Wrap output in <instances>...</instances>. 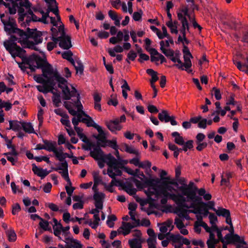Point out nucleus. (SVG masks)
I'll return each instance as SVG.
<instances>
[{"label":"nucleus","mask_w":248,"mask_h":248,"mask_svg":"<svg viewBox=\"0 0 248 248\" xmlns=\"http://www.w3.org/2000/svg\"><path fill=\"white\" fill-rule=\"evenodd\" d=\"M32 61L33 63L35 62L37 69H41L42 74L41 75H36L35 76H41L42 78H47V76L51 74L56 71L51 64L47 61L46 57L43 58L39 55L35 53L23 59V63L24 64H29Z\"/></svg>","instance_id":"nucleus-1"},{"label":"nucleus","mask_w":248,"mask_h":248,"mask_svg":"<svg viewBox=\"0 0 248 248\" xmlns=\"http://www.w3.org/2000/svg\"><path fill=\"white\" fill-rule=\"evenodd\" d=\"M56 77H61V74L58 71L57 69L55 72L49 74L47 76V78H42L41 76H34L33 78L34 80L40 84H46V93H52L54 92V90L57 91L55 89V87L56 85L57 82L59 84L58 78Z\"/></svg>","instance_id":"nucleus-2"},{"label":"nucleus","mask_w":248,"mask_h":248,"mask_svg":"<svg viewBox=\"0 0 248 248\" xmlns=\"http://www.w3.org/2000/svg\"><path fill=\"white\" fill-rule=\"evenodd\" d=\"M145 183L149 185H151L153 186V188L155 190L157 196L162 195V193H158V192L160 189H163L167 191L174 190L176 191L172 186L169 185V180L163 181L161 180L159 178H155V179H147L145 181Z\"/></svg>","instance_id":"nucleus-3"},{"label":"nucleus","mask_w":248,"mask_h":248,"mask_svg":"<svg viewBox=\"0 0 248 248\" xmlns=\"http://www.w3.org/2000/svg\"><path fill=\"white\" fill-rule=\"evenodd\" d=\"M3 46L6 50L11 55L13 59L15 60L16 57L20 58L23 62L24 58H28L25 56H23L26 51L18 46L16 43H10L7 44V43H3Z\"/></svg>","instance_id":"nucleus-4"},{"label":"nucleus","mask_w":248,"mask_h":248,"mask_svg":"<svg viewBox=\"0 0 248 248\" xmlns=\"http://www.w3.org/2000/svg\"><path fill=\"white\" fill-rule=\"evenodd\" d=\"M58 78L59 84L58 86L59 88L62 90V93L63 94V99L65 100H69L71 99L70 96V90L68 87V81L62 77H56Z\"/></svg>","instance_id":"nucleus-5"},{"label":"nucleus","mask_w":248,"mask_h":248,"mask_svg":"<svg viewBox=\"0 0 248 248\" xmlns=\"http://www.w3.org/2000/svg\"><path fill=\"white\" fill-rule=\"evenodd\" d=\"M108 157L109 159L108 167L115 170L116 176H121L122 172L119 170V168L124 167L122 160L118 161L112 155H109Z\"/></svg>","instance_id":"nucleus-6"},{"label":"nucleus","mask_w":248,"mask_h":248,"mask_svg":"<svg viewBox=\"0 0 248 248\" xmlns=\"http://www.w3.org/2000/svg\"><path fill=\"white\" fill-rule=\"evenodd\" d=\"M158 118L159 120L163 123L170 122L172 125H176L177 122L175 120V116L171 115L170 116L168 111L167 110H162L158 114Z\"/></svg>","instance_id":"nucleus-7"},{"label":"nucleus","mask_w":248,"mask_h":248,"mask_svg":"<svg viewBox=\"0 0 248 248\" xmlns=\"http://www.w3.org/2000/svg\"><path fill=\"white\" fill-rule=\"evenodd\" d=\"M229 231L230 233H227L225 236L226 240L231 241L234 243H238L240 244H246V242L243 238H241L239 235L234 233L233 225L230 226V229H229Z\"/></svg>","instance_id":"nucleus-8"},{"label":"nucleus","mask_w":248,"mask_h":248,"mask_svg":"<svg viewBox=\"0 0 248 248\" xmlns=\"http://www.w3.org/2000/svg\"><path fill=\"white\" fill-rule=\"evenodd\" d=\"M82 141L85 143L82 145V148L85 151H90V155L93 158H95V154L97 153L94 151L96 146V143L91 142L88 138L82 139Z\"/></svg>","instance_id":"nucleus-9"},{"label":"nucleus","mask_w":248,"mask_h":248,"mask_svg":"<svg viewBox=\"0 0 248 248\" xmlns=\"http://www.w3.org/2000/svg\"><path fill=\"white\" fill-rule=\"evenodd\" d=\"M108 140L107 139L106 136H104L102 137H100L98 140L97 141L96 143V146L94 149V151L100 155H103L104 152L101 149V147L105 148L108 146Z\"/></svg>","instance_id":"nucleus-10"},{"label":"nucleus","mask_w":248,"mask_h":248,"mask_svg":"<svg viewBox=\"0 0 248 248\" xmlns=\"http://www.w3.org/2000/svg\"><path fill=\"white\" fill-rule=\"evenodd\" d=\"M105 197V194L102 192L95 191L93 196V199L95 201L94 205L96 208L102 209L103 207V200Z\"/></svg>","instance_id":"nucleus-11"},{"label":"nucleus","mask_w":248,"mask_h":248,"mask_svg":"<svg viewBox=\"0 0 248 248\" xmlns=\"http://www.w3.org/2000/svg\"><path fill=\"white\" fill-rule=\"evenodd\" d=\"M140 175L141 176L143 177L144 179L140 178L142 181L143 183L141 182L139 180L137 179L136 178L134 177H132L131 178V180L135 183L136 186L139 189H142L144 187L149 186H152L151 185H147L145 183V181L147 179H155V178H148L146 177L143 172H141L140 173Z\"/></svg>","instance_id":"nucleus-12"},{"label":"nucleus","mask_w":248,"mask_h":248,"mask_svg":"<svg viewBox=\"0 0 248 248\" xmlns=\"http://www.w3.org/2000/svg\"><path fill=\"white\" fill-rule=\"evenodd\" d=\"M195 207V204H194V203H191L190 206H188L186 202H184L176 209V211L174 213L177 214L179 217H186L185 214H186L188 212V210L184 209V208H190Z\"/></svg>","instance_id":"nucleus-13"},{"label":"nucleus","mask_w":248,"mask_h":248,"mask_svg":"<svg viewBox=\"0 0 248 248\" xmlns=\"http://www.w3.org/2000/svg\"><path fill=\"white\" fill-rule=\"evenodd\" d=\"M111 155L110 153L105 155L104 153L103 155H100L99 154H95V158H93L95 160H98V165L100 168L102 169L105 166V163H107L108 165L109 162L108 155Z\"/></svg>","instance_id":"nucleus-14"},{"label":"nucleus","mask_w":248,"mask_h":248,"mask_svg":"<svg viewBox=\"0 0 248 248\" xmlns=\"http://www.w3.org/2000/svg\"><path fill=\"white\" fill-rule=\"evenodd\" d=\"M120 121L119 119H115L114 120H111L106 123V126L108 129L112 132L116 131H120L122 127L119 125Z\"/></svg>","instance_id":"nucleus-15"},{"label":"nucleus","mask_w":248,"mask_h":248,"mask_svg":"<svg viewBox=\"0 0 248 248\" xmlns=\"http://www.w3.org/2000/svg\"><path fill=\"white\" fill-rule=\"evenodd\" d=\"M32 170L34 173L40 177L42 179L45 178L51 172V170L47 171L46 169L37 167L34 163L32 164Z\"/></svg>","instance_id":"nucleus-16"},{"label":"nucleus","mask_w":248,"mask_h":248,"mask_svg":"<svg viewBox=\"0 0 248 248\" xmlns=\"http://www.w3.org/2000/svg\"><path fill=\"white\" fill-rule=\"evenodd\" d=\"M68 165L67 163H60V166L54 168L51 167V169L55 171H58L59 170H62V172H60L62 174V177L65 180L67 178H68Z\"/></svg>","instance_id":"nucleus-17"},{"label":"nucleus","mask_w":248,"mask_h":248,"mask_svg":"<svg viewBox=\"0 0 248 248\" xmlns=\"http://www.w3.org/2000/svg\"><path fill=\"white\" fill-rule=\"evenodd\" d=\"M59 45L60 47L64 49H68L72 47L71 38L69 36H67L65 38H62L60 40Z\"/></svg>","instance_id":"nucleus-18"},{"label":"nucleus","mask_w":248,"mask_h":248,"mask_svg":"<svg viewBox=\"0 0 248 248\" xmlns=\"http://www.w3.org/2000/svg\"><path fill=\"white\" fill-rule=\"evenodd\" d=\"M121 185V187L123 188V189L124 190L126 193H127L130 196H134L136 195L137 192V189L135 188L132 187V185L128 183L127 185H125V183L122 184Z\"/></svg>","instance_id":"nucleus-19"},{"label":"nucleus","mask_w":248,"mask_h":248,"mask_svg":"<svg viewBox=\"0 0 248 248\" xmlns=\"http://www.w3.org/2000/svg\"><path fill=\"white\" fill-rule=\"evenodd\" d=\"M43 142L44 143V145L45 147H46L45 150L49 152H53L54 153V152L56 151V143L55 141L48 140H43Z\"/></svg>","instance_id":"nucleus-20"},{"label":"nucleus","mask_w":248,"mask_h":248,"mask_svg":"<svg viewBox=\"0 0 248 248\" xmlns=\"http://www.w3.org/2000/svg\"><path fill=\"white\" fill-rule=\"evenodd\" d=\"M9 123L10 127L7 128L8 130L12 129L14 131H18L22 128L21 124L23 122L17 120H10L9 121Z\"/></svg>","instance_id":"nucleus-21"},{"label":"nucleus","mask_w":248,"mask_h":248,"mask_svg":"<svg viewBox=\"0 0 248 248\" xmlns=\"http://www.w3.org/2000/svg\"><path fill=\"white\" fill-rule=\"evenodd\" d=\"M134 228L135 226L129 222H122V226L119 229L124 230V232H122L123 234L124 235H126L130 232L131 229Z\"/></svg>","instance_id":"nucleus-22"},{"label":"nucleus","mask_w":248,"mask_h":248,"mask_svg":"<svg viewBox=\"0 0 248 248\" xmlns=\"http://www.w3.org/2000/svg\"><path fill=\"white\" fill-rule=\"evenodd\" d=\"M83 115L86 118H83L81 119V122L86 124L88 127H94V125L97 124L93 119L85 112H83Z\"/></svg>","instance_id":"nucleus-23"},{"label":"nucleus","mask_w":248,"mask_h":248,"mask_svg":"<svg viewBox=\"0 0 248 248\" xmlns=\"http://www.w3.org/2000/svg\"><path fill=\"white\" fill-rule=\"evenodd\" d=\"M160 50L167 57H172L174 55V52L173 50L170 49H166L164 47V42L163 41L160 42Z\"/></svg>","instance_id":"nucleus-24"},{"label":"nucleus","mask_w":248,"mask_h":248,"mask_svg":"<svg viewBox=\"0 0 248 248\" xmlns=\"http://www.w3.org/2000/svg\"><path fill=\"white\" fill-rule=\"evenodd\" d=\"M21 126L23 130L26 133L29 134H36L34 130L32 124L31 123L23 122L21 124Z\"/></svg>","instance_id":"nucleus-25"},{"label":"nucleus","mask_w":248,"mask_h":248,"mask_svg":"<svg viewBox=\"0 0 248 248\" xmlns=\"http://www.w3.org/2000/svg\"><path fill=\"white\" fill-rule=\"evenodd\" d=\"M128 244L131 248H141V241L140 239L133 238L129 240Z\"/></svg>","instance_id":"nucleus-26"},{"label":"nucleus","mask_w":248,"mask_h":248,"mask_svg":"<svg viewBox=\"0 0 248 248\" xmlns=\"http://www.w3.org/2000/svg\"><path fill=\"white\" fill-rule=\"evenodd\" d=\"M23 43L26 45V47L27 48L39 51L40 53H43L42 51L40 50L37 47L35 46L36 44H35V42H34L33 41H30L28 39H25L24 40Z\"/></svg>","instance_id":"nucleus-27"},{"label":"nucleus","mask_w":248,"mask_h":248,"mask_svg":"<svg viewBox=\"0 0 248 248\" xmlns=\"http://www.w3.org/2000/svg\"><path fill=\"white\" fill-rule=\"evenodd\" d=\"M158 192L160 193H162V195L164 197H170L171 199H172V200L175 201V202H177L178 198H179V197L180 195V194L176 195V194H173V193H170L169 192H167V191L163 190V189L159 190V191Z\"/></svg>","instance_id":"nucleus-28"},{"label":"nucleus","mask_w":248,"mask_h":248,"mask_svg":"<svg viewBox=\"0 0 248 248\" xmlns=\"http://www.w3.org/2000/svg\"><path fill=\"white\" fill-rule=\"evenodd\" d=\"M216 213L218 216H221L224 217H228L231 215L229 210L223 207H219L218 209L217 210Z\"/></svg>","instance_id":"nucleus-29"},{"label":"nucleus","mask_w":248,"mask_h":248,"mask_svg":"<svg viewBox=\"0 0 248 248\" xmlns=\"http://www.w3.org/2000/svg\"><path fill=\"white\" fill-rule=\"evenodd\" d=\"M190 58H191L189 56H184L185 62H182L183 67L184 68V67H185L186 68L185 70L188 73H190L192 71L191 70H189V69L192 66V63L190 60Z\"/></svg>","instance_id":"nucleus-30"},{"label":"nucleus","mask_w":248,"mask_h":248,"mask_svg":"<svg viewBox=\"0 0 248 248\" xmlns=\"http://www.w3.org/2000/svg\"><path fill=\"white\" fill-rule=\"evenodd\" d=\"M51 222H49L47 220H46L44 219V221H41L39 225V227L42 228L45 231H48L52 232V229L51 227L49 226V224H51Z\"/></svg>","instance_id":"nucleus-31"},{"label":"nucleus","mask_w":248,"mask_h":248,"mask_svg":"<svg viewBox=\"0 0 248 248\" xmlns=\"http://www.w3.org/2000/svg\"><path fill=\"white\" fill-rule=\"evenodd\" d=\"M124 148H121L120 150L123 151V150H124L125 152H126L128 153L129 154H133L134 155H140V153L139 151L137 150H135V149L133 148L132 147L129 146L128 144L124 143Z\"/></svg>","instance_id":"nucleus-32"},{"label":"nucleus","mask_w":248,"mask_h":248,"mask_svg":"<svg viewBox=\"0 0 248 248\" xmlns=\"http://www.w3.org/2000/svg\"><path fill=\"white\" fill-rule=\"evenodd\" d=\"M54 154L57 159L61 162V163H67L65 160L66 157L65 156L64 153L62 151H58L57 149L56 151L54 152Z\"/></svg>","instance_id":"nucleus-33"},{"label":"nucleus","mask_w":248,"mask_h":248,"mask_svg":"<svg viewBox=\"0 0 248 248\" xmlns=\"http://www.w3.org/2000/svg\"><path fill=\"white\" fill-rule=\"evenodd\" d=\"M5 232L10 242H14L16 240V234L13 229L6 230Z\"/></svg>","instance_id":"nucleus-34"},{"label":"nucleus","mask_w":248,"mask_h":248,"mask_svg":"<svg viewBox=\"0 0 248 248\" xmlns=\"http://www.w3.org/2000/svg\"><path fill=\"white\" fill-rule=\"evenodd\" d=\"M42 34L41 31H36L35 34H33L31 38L34 40V42H35L36 44H39L42 42L43 38L42 37Z\"/></svg>","instance_id":"nucleus-35"},{"label":"nucleus","mask_w":248,"mask_h":248,"mask_svg":"<svg viewBox=\"0 0 248 248\" xmlns=\"http://www.w3.org/2000/svg\"><path fill=\"white\" fill-rule=\"evenodd\" d=\"M177 17L181 22L182 27H185L189 25L188 22L185 16H184L183 14L180 13H177Z\"/></svg>","instance_id":"nucleus-36"},{"label":"nucleus","mask_w":248,"mask_h":248,"mask_svg":"<svg viewBox=\"0 0 248 248\" xmlns=\"http://www.w3.org/2000/svg\"><path fill=\"white\" fill-rule=\"evenodd\" d=\"M80 99V94H78L77 100L74 101V104L78 108V111L79 112H80L82 115H83V112H84V111H83V107L82 104L81 103Z\"/></svg>","instance_id":"nucleus-37"},{"label":"nucleus","mask_w":248,"mask_h":248,"mask_svg":"<svg viewBox=\"0 0 248 248\" xmlns=\"http://www.w3.org/2000/svg\"><path fill=\"white\" fill-rule=\"evenodd\" d=\"M170 59L171 61H172L173 62H177L178 63L174 64V66L177 67L178 69L181 70H184L185 69L183 67L182 65V62L181 61L180 58H177L176 57H175L173 56L170 57Z\"/></svg>","instance_id":"nucleus-38"},{"label":"nucleus","mask_w":248,"mask_h":248,"mask_svg":"<svg viewBox=\"0 0 248 248\" xmlns=\"http://www.w3.org/2000/svg\"><path fill=\"white\" fill-rule=\"evenodd\" d=\"M202 207L208 208V210H212L216 212L217 209L215 208V203L214 201H209L208 202H202Z\"/></svg>","instance_id":"nucleus-39"},{"label":"nucleus","mask_w":248,"mask_h":248,"mask_svg":"<svg viewBox=\"0 0 248 248\" xmlns=\"http://www.w3.org/2000/svg\"><path fill=\"white\" fill-rule=\"evenodd\" d=\"M196 191V190H195V189L194 190H192L191 188L189 187V190H187V195H186L187 196L188 201L192 202L193 200L195 198V197L197 196Z\"/></svg>","instance_id":"nucleus-40"},{"label":"nucleus","mask_w":248,"mask_h":248,"mask_svg":"<svg viewBox=\"0 0 248 248\" xmlns=\"http://www.w3.org/2000/svg\"><path fill=\"white\" fill-rule=\"evenodd\" d=\"M76 63L77 65L75 66V68L77 72H79L80 75L82 74L84 70V66L83 64L80 61H77Z\"/></svg>","instance_id":"nucleus-41"},{"label":"nucleus","mask_w":248,"mask_h":248,"mask_svg":"<svg viewBox=\"0 0 248 248\" xmlns=\"http://www.w3.org/2000/svg\"><path fill=\"white\" fill-rule=\"evenodd\" d=\"M78 118H76V117H73L72 119V122L73 125H74V128L76 130V128H79V127H78V124L79 122H81V115L79 113L77 115Z\"/></svg>","instance_id":"nucleus-42"},{"label":"nucleus","mask_w":248,"mask_h":248,"mask_svg":"<svg viewBox=\"0 0 248 248\" xmlns=\"http://www.w3.org/2000/svg\"><path fill=\"white\" fill-rule=\"evenodd\" d=\"M142 14L143 12L141 9L138 12H134L132 16L133 19L136 21L141 20Z\"/></svg>","instance_id":"nucleus-43"},{"label":"nucleus","mask_w":248,"mask_h":248,"mask_svg":"<svg viewBox=\"0 0 248 248\" xmlns=\"http://www.w3.org/2000/svg\"><path fill=\"white\" fill-rule=\"evenodd\" d=\"M183 220L184 219H182L177 217L175 218L174 224L178 229H181L185 227L183 223Z\"/></svg>","instance_id":"nucleus-44"},{"label":"nucleus","mask_w":248,"mask_h":248,"mask_svg":"<svg viewBox=\"0 0 248 248\" xmlns=\"http://www.w3.org/2000/svg\"><path fill=\"white\" fill-rule=\"evenodd\" d=\"M183 236L179 234H171L170 236V239L174 243H181Z\"/></svg>","instance_id":"nucleus-45"},{"label":"nucleus","mask_w":248,"mask_h":248,"mask_svg":"<svg viewBox=\"0 0 248 248\" xmlns=\"http://www.w3.org/2000/svg\"><path fill=\"white\" fill-rule=\"evenodd\" d=\"M37 31L36 29H31L30 28H28L25 31V39L31 38L33 34H35V31Z\"/></svg>","instance_id":"nucleus-46"},{"label":"nucleus","mask_w":248,"mask_h":248,"mask_svg":"<svg viewBox=\"0 0 248 248\" xmlns=\"http://www.w3.org/2000/svg\"><path fill=\"white\" fill-rule=\"evenodd\" d=\"M37 31L36 29H31L30 28H28L25 31V39L31 38L33 34H35V31Z\"/></svg>","instance_id":"nucleus-47"},{"label":"nucleus","mask_w":248,"mask_h":248,"mask_svg":"<svg viewBox=\"0 0 248 248\" xmlns=\"http://www.w3.org/2000/svg\"><path fill=\"white\" fill-rule=\"evenodd\" d=\"M192 203H194L199 208L202 207V202H204L202 201V198L200 196H197L195 198L192 202Z\"/></svg>","instance_id":"nucleus-48"},{"label":"nucleus","mask_w":248,"mask_h":248,"mask_svg":"<svg viewBox=\"0 0 248 248\" xmlns=\"http://www.w3.org/2000/svg\"><path fill=\"white\" fill-rule=\"evenodd\" d=\"M151 187L152 189L154 190H151L150 188H148L147 190L145 191V193L150 201H154V199L151 197V196L154 195H155L156 197H158V196L156 195L155 190L153 188V186Z\"/></svg>","instance_id":"nucleus-49"},{"label":"nucleus","mask_w":248,"mask_h":248,"mask_svg":"<svg viewBox=\"0 0 248 248\" xmlns=\"http://www.w3.org/2000/svg\"><path fill=\"white\" fill-rule=\"evenodd\" d=\"M117 217L114 215H109L108 217V220L107 221V224L109 228H113L114 227V223H111V225H109V222L116 221Z\"/></svg>","instance_id":"nucleus-50"},{"label":"nucleus","mask_w":248,"mask_h":248,"mask_svg":"<svg viewBox=\"0 0 248 248\" xmlns=\"http://www.w3.org/2000/svg\"><path fill=\"white\" fill-rule=\"evenodd\" d=\"M220 242L219 239H216V238L212 242L207 241L206 244L208 248H216V246Z\"/></svg>","instance_id":"nucleus-51"},{"label":"nucleus","mask_w":248,"mask_h":248,"mask_svg":"<svg viewBox=\"0 0 248 248\" xmlns=\"http://www.w3.org/2000/svg\"><path fill=\"white\" fill-rule=\"evenodd\" d=\"M46 206H47L50 210L54 212L60 211V212H62V210H59V207L57 205L53 203H47L46 204Z\"/></svg>","instance_id":"nucleus-52"},{"label":"nucleus","mask_w":248,"mask_h":248,"mask_svg":"<svg viewBox=\"0 0 248 248\" xmlns=\"http://www.w3.org/2000/svg\"><path fill=\"white\" fill-rule=\"evenodd\" d=\"M51 2L52 3L54 2L55 4L57 3V2L55 3L54 1H50V3H48L49 4V5H48V7L47 10L49 11V12H53L56 16H58V15H59L58 7L56 6V8H52L51 5Z\"/></svg>","instance_id":"nucleus-53"},{"label":"nucleus","mask_w":248,"mask_h":248,"mask_svg":"<svg viewBox=\"0 0 248 248\" xmlns=\"http://www.w3.org/2000/svg\"><path fill=\"white\" fill-rule=\"evenodd\" d=\"M177 188L182 192V195L184 196L187 195V191L189 190V187H188L186 184H184L182 186H178Z\"/></svg>","instance_id":"nucleus-54"},{"label":"nucleus","mask_w":248,"mask_h":248,"mask_svg":"<svg viewBox=\"0 0 248 248\" xmlns=\"http://www.w3.org/2000/svg\"><path fill=\"white\" fill-rule=\"evenodd\" d=\"M188 10H189V9L187 6H184L182 8H181L179 10V11H180L179 13H182V14L183 13L184 16H185V17H186V16L188 17V18L189 19V20H190L191 18V16L188 13Z\"/></svg>","instance_id":"nucleus-55"},{"label":"nucleus","mask_w":248,"mask_h":248,"mask_svg":"<svg viewBox=\"0 0 248 248\" xmlns=\"http://www.w3.org/2000/svg\"><path fill=\"white\" fill-rule=\"evenodd\" d=\"M21 210V207L19 203H16L12 205V213L13 215H16Z\"/></svg>","instance_id":"nucleus-56"},{"label":"nucleus","mask_w":248,"mask_h":248,"mask_svg":"<svg viewBox=\"0 0 248 248\" xmlns=\"http://www.w3.org/2000/svg\"><path fill=\"white\" fill-rule=\"evenodd\" d=\"M137 56V53L132 49L129 51L127 55L128 59L132 61H134Z\"/></svg>","instance_id":"nucleus-57"},{"label":"nucleus","mask_w":248,"mask_h":248,"mask_svg":"<svg viewBox=\"0 0 248 248\" xmlns=\"http://www.w3.org/2000/svg\"><path fill=\"white\" fill-rule=\"evenodd\" d=\"M62 57L67 61L69 60L72 58L73 53L71 51L68 50L67 51H64L62 53Z\"/></svg>","instance_id":"nucleus-58"},{"label":"nucleus","mask_w":248,"mask_h":248,"mask_svg":"<svg viewBox=\"0 0 248 248\" xmlns=\"http://www.w3.org/2000/svg\"><path fill=\"white\" fill-rule=\"evenodd\" d=\"M19 7H24L26 9L31 8V3L29 0H24V1L21 0L19 2Z\"/></svg>","instance_id":"nucleus-59"},{"label":"nucleus","mask_w":248,"mask_h":248,"mask_svg":"<svg viewBox=\"0 0 248 248\" xmlns=\"http://www.w3.org/2000/svg\"><path fill=\"white\" fill-rule=\"evenodd\" d=\"M198 126L200 128L205 129L207 127V119L202 118L198 123Z\"/></svg>","instance_id":"nucleus-60"},{"label":"nucleus","mask_w":248,"mask_h":248,"mask_svg":"<svg viewBox=\"0 0 248 248\" xmlns=\"http://www.w3.org/2000/svg\"><path fill=\"white\" fill-rule=\"evenodd\" d=\"M213 91H214V95L216 99L217 100H219L221 99V94L220 93V91L219 89H217L216 87H214L212 89Z\"/></svg>","instance_id":"nucleus-61"},{"label":"nucleus","mask_w":248,"mask_h":248,"mask_svg":"<svg viewBox=\"0 0 248 248\" xmlns=\"http://www.w3.org/2000/svg\"><path fill=\"white\" fill-rule=\"evenodd\" d=\"M147 242L148 245V248H156L155 246L156 240H155V238H148Z\"/></svg>","instance_id":"nucleus-62"},{"label":"nucleus","mask_w":248,"mask_h":248,"mask_svg":"<svg viewBox=\"0 0 248 248\" xmlns=\"http://www.w3.org/2000/svg\"><path fill=\"white\" fill-rule=\"evenodd\" d=\"M140 58L138 60L140 63H142L143 61L149 60V56L145 53H141L139 55Z\"/></svg>","instance_id":"nucleus-63"},{"label":"nucleus","mask_w":248,"mask_h":248,"mask_svg":"<svg viewBox=\"0 0 248 248\" xmlns=\"http://www.w3.org/2000/svg\"><path fill=\"white\" fill-rule=\"evenodd\" d=\"M109 33L106 31H99L97 33V36L100 39H106L108 37Z\"/></svg>","instance_id":"nucleus-64"}]
</instances>
